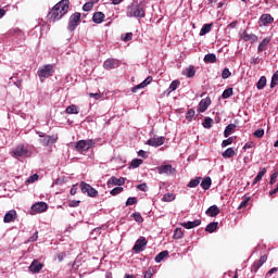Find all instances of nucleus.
<instances>
[{
    "label": "nucleus",
    "instance_id": "31",
    "mask_svg": "<svg viewBox=\"0 0 278 278\" xmlns=\"http://www.w3.org/2000/svg\"><path fill=\"white\" fill-rule=\"evenodd\" d=\"M233 129H236V124H229L228 126H226V128L224 130L225 138H229V136H231V131H233Z\"/></svg>",
    "mask_w": 278,
    "mask_h": 278
},
{
    "label": "nucleus",
    "instance_id": "18",
    "mask_svg": "<svg viewBox=\"0 0 278 278\" xmlns=\"http://www.w3.org/2000/svg\"><path fill=\"white\" fill-rule=\"evenodd\" d=\"M270 40H271L270 37L264 38V39L260 42V45H258V47H257V53H262V51H265L266 48L268 47V45H270Z\"/></svg>",
    "mask_w": 278,
    "mask_h": 278
},
{
    "label": "nucleus",
    "instance_id": "42",
    "mask_svg": "<svg viewBox=\"0 0 278 278\" xmlns=\"http://www.w3.org/2000/svg\"><path fill=\"white\" fill-rule=\"evenodd\" d=\"M276 86H278V71L274 73L270 81V88H275Z\"/></svg>",
    "mask_w": 278,
    "mask_h": 278
},
{
    "label": "nucleus",
    "instance_id": "47",
    "mask_svg": "<svg viewBox=\"0 0 278 278\" xmlns=\"http://www.w3.org/2000/svg\"><path fill=\"white\" fill-rule=\"evenodd\" d=\"M197 114V112L193 109H190L187 114H186V118L187 121H192V118H194V115Z\"/></svg>",
    "mask_w": 278,
    "mask_h": 278
},
{
    "label": "nucleus",
    "instance_id": "62",
    "mask_svg": "<svg viewBox=\"0 0 278 278\" xmlns=\"http://www.w3.org/2000/svg\"><path fill=\"white\" fill-rule=\"evenodd\" d=\"M266 260H268V256H266V255L261 256L258 260V264L261 266H264V264H266Z\"/></svg>",
    "mask_w": 278,
    "mask_h": 278
},
{
    "label": "nucleus",
    "instance_id": "27",
    "mask_svg": "<svg viewBox=\"0 0 278 278\" xmlns=\"http://www.w3.org/2000/svg\"><path fill=\"white\" fill-rule=\"evenodd\" d=\"M216 54L208 53L204 55V62L205 64H216Z\"/></svg>",
    "mask_w": 278,
    "mask_h": 278
},
{
    "label": "nucleus",
    "instance_id": "33",
    "mask_svg": "<svg viewBox=\"0 0 278 278\" xmlns=\"http://www.w3.org/2000/svg\"><path fill=\"white\" fill-rule=\"evenodd\" d=\"M256 88L257 90H264V88H266V76H262L257 84H256Z\"/></svg>",
    "mask_w": 278,
    "mask_h": 278
},
{
    "label": "nucleus",
    "instance_id": "63",
    "mask_svg": "<svg viewBox=\"0 0 278 278\" xmlns=\"http://www.w3.org/2000/svg\"><path fill=\"white\" fill-rule=\"evenodd\" d=\"M138 155H139V157H143L144 160H147V157H149L147 151H144V150H140L138 152Z\"/></svg>",
    "mask_w": 278,
    "mask_h": 278
},
{
    "label": "nucleus",
    "instance_id": "51",
    "mask_svg": "<svg viewBox=\"0 0 278 278\" xmlns=\"http://www.w3.org/2000/svg\"><path fill=\"white\" fill-rule=\"evenodd\" d=\"M134 38V34L132 33H127L125 35H122V40L124 42H129V40H131Z\"/></svg>",
    "mask_w": 278,
    "mask_h": 278
},
{
    "label": "nucleus",
    "instance_id": "25",
    "mask_svg": "<svg viewBox=\"0 0 278 278\" xmlns=\"http://www.w3.org/2000/svg\"><path fill=\"white\" fill-rule=\"evenodd\" d=\"M200 186H201V188H203V190H210V188H212V178L205 177L201 181Z\"/></svg>",
    "mask_w": 278,
    "mask_h": 278
},
{
    "label": "nucleus",
    "instance_id": "43",
    "mask_svg": "<svg viewBox=\"0 0 278 278\" xmlns=\"http://www.w3.org/2000/svg\"><path fill=\"white\" fill-rule=\"evenodd\" d=\"M131 217L134 218V220H136V223L144 222V218H142V215L139 212L132 213Z\"/></svg>",
    "mask_w": 278,
    "mask_h": 278
},
{
    "label": "nucleus",
    "instance_id": "50",
    "mask_svg": "<svg viewBox=\"0 0 278 278\" xmlns=\"http://www.w3.org/2000/svg\"><path fill=\"white\" fill-rule=\"evenodd\" d=\"M260 268H262V265L260 264L258 261H255L251 267V271L252 273H257V270H260Z\"/></svg>",
    "mask_w": 278,
    "mask_h": 278
},
{
    "label": "nucleus",
    "instance_id": "38",
    "mask_svg": "<svg viewBox=\"0 0 278 278\" xmlns=\"http://www.w3.org/2000/svg\"><path fill=\"white\" fill-rule=\"evenodd\" d=\"M200 184H201V177H198V178L191 179L187 186L188 188H197V186H199Z\"/></svg>",
    "mask_w": 278,
    "mask_h": 278
},
{
    "label": "nucleus",
    "instance_id": "20",
    "mask_svg": "<svg viewBox=\"0 0 278 278\" xmlns=\"http://www.w3.org/2000/svg\"><path fill=\"white\" fill-rule=\"evenodd\" d=\"M201 225V219H195L193 222H185L181 224V227H185V229H194V227H199Z\"/></svg>",
    "mask_w": 278,
    "mask_h": 278
},
{
    "label": "nucleus",
    "instance_id": "28",
    "mask_svg": "<svg viewBox=\"0 0 278 278\" xmlns=\"http://www.w3.org/2000/svg\"><path fill=\"white\" fill-rule=\"evenodd\" d=\"M166 257H168V251H162L160 252L155 258L154 262H156V264H160V262H163L164 260H166Z\"/></svg>",
    "mask_w": 278,
    "mask_h": 278
},
{
    "label": "nucleus",
    "instance_id": "55",
    "mask_svg": "<svg viewBox=\"0 0 278 278\" xmlns=\"http://www.w3.org/2000/svg\"><path fill=\"white\" fill-rule=\"evenodd\" d=\"M137 203H138V199H136V198H128L127 201H126V206L136 205Z\"/></svg>",
    "mask_w": 278,
    "mask_h": 278
},
{
    "label": "nucleus",
    "instance_id": "11",
    "mask_svg": "<svg viewBox=\"0 0 278 278\" xmlns=\"http://www.w3.org/2000/svg\"><path fill=\"white\" fill-rule=\"evenodd\" d=\"M118 66H121V61L116 59H108L103 63L105 71H112V68H118Z\"/></svg>",
    "mask_w": 278,
    "mask_h": 278
},
{
    "label": "nucleus",
    "instance_id": "24",
    "mask_svg": "<svg viewBox=\"0 0 278 278\" xmlns=\"http://www.w3.org/2000/svg\"><path fill=\"white\" fill-rule=\"evenodd\" d=\"M105 18V14L103 12H96L92 16L93 23H97L98 25L101 24V22Z\"/></svg>",
    "mask_w": 278,
    "mask_h": 278
},
{
    "label": "nucleus",
    "instance_id": "56",
    "mask_svg": "<svg viewBox=\"0 0 278 278\" xmlns=\"http://www.w3.org/2000/svg\"><path fill=\"white\" fill-rule=\"evenodd\" d=\"M175 200V195L170 194V193H167L163 197V201L165 202H170V201H174Z\"/></svg>",
    "mask_w": 278,
    "mask_h": 278
},
{
    "label": "nucleus",
    "instance_id": "6",
    "mask_svg": "<svg viewBox=\"0 0 278 278\" xmlns=\"http://www.w3.org/2000/svg\"><path fill=\"white\" fill-rule=\"evenodd\" d=\"M81 21V13L76 12L70 16L67 29L68 31H73L74 29H77V26L79 25V22Z\"/></svg>",
    "mask_w": 278,
    "mask_h": 278
},
{
    "label": "nucleus",
    "instance_id": "37",
    "mask_svg": "<svg viewBox=\"0 0 278 278\" xmlns=\"http://www.w3.org/2000/svg\"><path fill=\"white\" fill-rule=\"evenodd\" d=\"M222 155L225 159L233 157V155H236V151L233 150V148H228L225 152H223Z\"/></svg>",
    "mask_w": 278,
    "mask_h": 278
},
{
    "label": "nucleus",
    "instance_id": "36",
    "mask_svg": "<svg viewBox=\"0 0 278 278\" xmlns=\"http://www.w3.org/2000/svg\"><path fill=\"white\" fill-rule=\"evenodd\" d=\"M65 112L66 114H79V109L77 108V105L72 104L66 108Z\"/></svg>",
    "mask_w": 278,
    "mask_h": 278
},
{
    "label": "nucleus",
    "instance_id": "19",
    "mask_svg": "<svg viewBox=\"0 0 278 278\" xmlns=\"http://www.w3.org/2000/svg\"><path fill=\"white\" fill-rule=\"evenodd\" d=\"M242 40H244V42H257L258 38L255 34L244 31L242 35Z\"/></svg>",
    "mask_w": 278,
    "mask_h": 278
},
{
    "label": "nucleus",
    "instance_id": "58",
    "mask_svg": "<svg viewBox=\"0 0 278 278\" xmlns=\"http://www.w3.org/2000/svg\"><path fill=\"white\" fill-rule=\"evenodd\" d=\"M79 203H81V201L72 200V201H70V207H79Z\"/></svg>",
    "mask_w": 278,
    "mask_h": 278
},
{
    "label": "nucleus",
    "instance_id": "30",
    "mask_svg": "<svg viewBox=\"0 0 278 278\" xmlns=\"http://www.w3.org/2000/svg\"><path fill=\"white\" fill-rule=\"evenodd\" d=\"M216 229H218V222H213L206 226L205 231L208 233H214Z\"/></svg>",
    "mask_w": 278,
    "mask_h": 278
},
{
    "label": "nucleus",
    "instance_id": "57",
    "mask_svg": "<svg viewBox=\"0 0 278 278\" xmlns=\"http://www.w3.org/2000/svg\"><path fill=\"white\" fill-rule=\"evenodd\" d=\"M249 201H251L250 197L244 198V200L239 205V210L242 208V207H247Z\"/></svg>",
    "mask_w": 278,
    "mask_h": 278
},
{
    "label": "nucleus",
    "instance_id": "13",
    "mask_svg": "<svg viewBox=\"0 0 278 278\" xmlns=\"http://www.w3.org/2000/svg\"><path fill=\"white\" fill-rule=\"evenodd\" d=\"M108 188L111 186H125V178H116L115 176H112L108 182H106Z\"/></svg>",
    "mask_w": 278,
    "mask_h": 278
},
{
    "label": "nucleus",
    "instance_id": "5",
    "mask_svg": "<svg viewBox=\"0 0 278 278\" xmlns=\"http://www.w3.org/2000/svg\"><path fill=\"white\" fill-rule=\"evenodd\" d=\"M74 147L76 151H78V153H84V151H89V149H92V147H94V140H79L78 142L75 143Z\"/></svg>",
    "mask_w": 278,
    "mask_h": 278
},
{
    "label": "nucleus",
    "instance_id": "10",
    "mask_svg": "<svg viewBox=\"0 0 278 278\" xmlns=\"http://www.w3.org/2000/svg\"><path fill=\"white\" fill-rule=\"evenodd\" d=\"M49 205L46 202H37L31 205L30 214H42V212H47Z\"/></svg>",
    "mask_w": 278,
    "mask_h": 278
},
{
    "label": "nucleus",
    "instance_id": "32",
    "mask_svg": "<svg viewBox=\"0 0 278 278\" xmlns=\"http://www.w3.org/2000/svg\"><path fill=\"white\" fill-rule=\"evenodd\" d=\"M186 75L189 79H192V77L197 75V70H194L193 65H190L189 67L186 68Z\"/></svg>",
    "mask_w": 278,
    "mask_h": 278
},
{
    "label": "nucleus",
    "instance_id": "22",
    "mask_svg": "<svg viewBox=\"0 0 278 278\" xmlns=\"http://www.w3.org/2000/svg\"><path fill=\"white\" fill-rule=\"evenodd\" d=\"M275 21L274 17H271L270 14H263L261 17H260V23L262 25H270V23H273Z\"/></svg>",
    "mask_w": 278,
    "mask_h": 278
},
{
    "label": "nucleus",
    "instance_id": "61",
    "mask_svg": "<svg viewBox=\"0 0 278 278\" xmlns=\"http://www.w3.org/2000/svg\"><path fill=\"white\" fill-rule=\"evenodd\" d=\"M253 147H255V143L251 141L243 146V150L247 151V149H253Z\"/></svg>",
    "mask_w": 278,
    "mask_h": 278
},
{
    "label": "nucleus",
    "instance_id": "1",
    "mask_svg": "<svg viewBox=\"0 0 278 278\" xmlns=\"http://www.w3.org/2000/svg\"><path fill=\"white\" fill-rule=\"evenodd\" d=\"M68 5H71V1L68 0H61L59 3H56L48 13L49 21H51V23L60 21V18H62V16L68 12Z\"/></svg>",
    "mask_w": 278,
    "mask_h": 278
},
{
    "label": "nucleus",
    "instance_id": "45",
    "mask_svg": "<svg viewBox=\"0 0 278 278\" xmlns=\"http://www.w3.org/2000/svg\"><path fill=\"white\" fill-rule=\"evenodd\" d=\"M92 8H94V3L93 2H86L83 5L84 12H90V10H92Z\"/></svg>",
    "mask_w": 278,
    "mask_h": 278
},
{
    "label": "nucleus",
    "instance_id": "4",
    "mask_svg": "<svg viewBox=\"0 0 278 278\" xmlns=\"http://www.w3.org/2000/svg\"><path fill=\"white\" fill-rule=\"evenodd\" d=\"M53 73H55L53 64H46L37 71L40 81H43L42 79H48V77H53Z\"/></svg>",
    "mask_w": 278,
    "mask_h": 278
},
{
    "label": "nucleus",
    "instance_id": "49",
    "mask_svg": "<svg viewBox=\"0 0 278 278\" xmlns=\"http://www.w3.org/2000/svg\"><path fill=\"white\" fill-rule=\"evenodd\" d=\"M229 144H233V137H229L228 139H225V140L222 142L223 149H225V147H229Z\"/></svg>",
    "mask_w": 278,
    "mask_h": 278
},
{
    "label": "nucleus",
    "instance_id": "53",
    "mask_svg": "<svg viewBox=\"0 0 278 278\" xmlns=\"http://www.w3.org/2000/svg\"><path fill=\"white\" fill-rule=\"evenodd\" d=\"M253 136H254L255 138H264V129H262V128L256 129V130L254 131Z\"/></svg>",
    "mask_w": 278,
    "mask_h": 278
},
{
    "label": "nucleus",
    "instance_id": "14",
    "mask_svg": "<svg viewBox=\"0 0 278 278\" xmlns=\"http://www.w3.org/2000/svg\"><path fill=\"white\" fill-rule=\"evenodd\" d=\"M164 137H153L149 139L146 144H149V147H162L164 144Z\"/></svg>",
    "mask_w": 278,
    "mask_h": 278
},
{
    "label": "nucleus",
    "instance_id": "39",
    "mask_svg": "<svg viewBox=\"0 0 278 278\" xmlns=\"http://www.w3.org/2000/svg\"><path fill=\"white\" fill-rule=\"evenodd\" d=\"M13 37L18 38L20 40H25V35L23 34V30L18 28L13 30Z\"/></svg>",
    "mask_w": 278,
    "mask_h": 278
},
{
    "label": "nucleus",
    "instance_id": "21",
    "mask_svg": "<svg viewBox=\"0 0 278 278\" xmlns=\"http://www.w3.org/2000/svg\"><path fill=\"white\" fill-rule=\"evenodd\" d=\"M16 220V211L11 210L4 215V223H12Z\"/></svg>",
    "mask_w": 278,
    "mask_h": 278
},
{
    "label": "nucleus",
    "instance_id": "15",
    "mask_svg": "<svg viewBox=\"0 0 278 278\" xmlns=\"http://www.w3.org/2000/svg\"><path fill=\"white\" fill-rule=\"evenodd\" d=\"M40 136V143L43 146V147H49V144H55V137L54 136H42V135H39Z\"/></svg>",
    "mask_w": 278,
    "mask_h": 278
},
{
    "label": "nucleus",
    "instance_id": "26",
    "mask_svg": "<svg viewBox=\"0 0 278 278\" xmlns=\"http://www.w3.org/2000/svg\"><path fill=\"white\" fill-rule=\"evenodd\" d=\"M181 86V81L179 80H174L170 83L168 89H167V94H170V92H175Z\"/></svg>",
    "mask_w": 278,
    "mask_h": 278
},
{
    "label": "nucleus",
    "instance_id": "40",
    "mask_svg": "<svg viewBox=\"0 0 278 278\" xmlns=\"http://www.w3.org/2000/svg\"><path fill=\"white\" fill-rule=\"evenodd\" d=\"M232 96H233V88L225 89L222 93V98L224 99H229Z\"/></svg>",
    "mask_w": 278,
    "mask_h": 278
},
{
    "label": "nucleus",
    "instance_id": "52",
    "mask_svg": "<svg viewBox=\"0 0 278 278\" xmlns=\"http://www.w3.org/2000/svg\"><path fill=\"white\" fill-rule=\"evenodd\" d=\"M38 174H34L30 177L27 178L26 184H34L35 181H38Z\"/></svg>",
    "mask_w": 278,
    "mask_h": 278
},
{
    "label": "nucleus",
    "instance_id": "23",
    "mask_svg": "<svg viewBox=\"0 0 278 278\" xmlns=\"http://www.w3.org/2000/svg\"><path fill=\"white\" fill-rule=\"evenodd\" d=\"M206 214L211 217L218 216L220 214V208L216 205H212L206 210Z\"/></svg>",
    "mask_w": 278,
    "mask_h": 278
},
{
    "label": "nucleus",
    "instance_id": "48",
    "mask_svg": "<svg viewBox=\"0 0 278 278\" xmlns=\"http://www.w3.org/2000/svg\"><path fill=\"white\" fill-rule=\"evenodd\" d=\"M121 192H123V187H115L110 191V194H112V197H116V194H121Z\"/></svg>",
    "mask_w": 278,
    "mask_h": 278
},
{
    "label": "nucleus",
    "instance_id": "7",
    "mask_svg": "<svg viewBox=\"0 0 278 278\" xmlns=\"http://www.w3.org/2000/svg\"><path fill=\"white\" fill-rule=\"evenodd\" d=\"M80 190L83 194H88V197H99V191H97V189L92 188V186L88 185L85 181L80 182Z\"/></svg>",
    "mask_w": 278,
    "mask_h": 278
},
{
    "label": "nucleus",
    "instance_id": "16",
    "mask_svg": "<svg viewBox=\"0 0 278 278\" xmlns=\"http://www.w3.org/2000/svg\"><path fill=\"white\" fill-rule=\"evenodd\" d=\"M42 266H43L42 263H40L38 260H34L28 268L30 273L36 274L42 270Z\"/></svg>",
    "mask_w": 278,
    "mask_h": 278
},
{
    "label": "nucleus",
    "instance_id": "60",
    "mask_svg": "<svg viewBox=\"0 0 278 278\" xmlns=\"http://www.w3.org/2000/svg\"><path fill=\"white\" fill-rule=\"evenodd\" d=\"M278 174L274 173L270 177L269 184L273 186L277 181Z\"/></svg>",
    "mask_w": 278,
    "mask_h": 278
},
{
    "label": "nucleus",
    "instance_id": "9",
    "mask_svg": "<svg viewBox=\"0 0 278 278\" xmlns=\"http://www.w3.org/2000/svg\"><path fill=\"white\" fill-rule=\"evenodd\" d=\"M147 244H149L147 238L140 237L132 248L134 253H142V251H144V249L147 248Z\"/></svg>",
    "mask_w": 278,
    "mask_h": 278
},
{
    "label": "nucleus",
    "instance_id": "34",
    "mask_svg": "<svg viewBox=\"0 0 278 278\" xmlns=\"http://www.w3.org/2000/svg\"><path fill=\"white\" fill-rule=\"evenodd\" d=\"M202 125L204 129H212V125H214V119H212L211 117H205Z\"/></svg>",
    "mask_w": 278,
    "mask_h": 278
},
{
    "label": "nucleus",
    "instance_id": "44",
    "mask_svg": "<svg viewBox=\"0 0 278 278\" xmlns=\"http://www.w3.org/2000/svg\"><path fill=\"white\" fill-rule=\"evenodd\" d=\"M229 77H231V72L226 67L222 72V79H229Z\"/></svg>",
    "mask_w": 278,
    "mask_h": 278
},
{
    "label": "nucleus",
    "instance_id": "46",
    "mask_svg": "<svg viewBox=\"0 0 278 278\" xmlns=\"http://www.w3.org/2000/svg\"><path fill=\"white\" fill-rule=\"evenodd\" d=\"M141 164H142V160L141 159H135V160L131 161L130 166L132 168H138Z\"/></svg>",
    "mask_w": 278,
    "mask_h": 278
},
{
    "label": "nucleus",
    "instance_id": "64",
    "mask_svg": "<svg viewBox=\"0 0 278 278\" xmlns=\"http://www.w3.org/2000/svg\"><path fill=\"white\" fill-rule=\"evenodd\" d=\"M144 278H152L153 277V273L151 270H147L144 271Z\"/></svg>",
    "mask_w": 278,
    "mask_h": 278
},
{
    "label": "nucleus",
    "instance_id": "29",
    "mask_svg": "<svg viewBox=\"0 0 278 278\" xmlns=\"http://www.w3.org/2000/svg\"><path fill=\"white\" fill-rule=\"evenodd\" d=\"M266 175V167H263L256 175V177L253 180V186L257 184L258 181H262V178Z\"/></svg>",
    "mask_w": 278,
    "mask_h": 278
},
{
    "label": "nucleus",
    "instance_id": "59",
    "mask_svg": "<svg viewBox=\"0 0 278 278\" xmlns=\"http://www.w3.org/2000/svg\"><path fill=\"white\" fill-rule=\"evenodd\" d=\"M38 240V231H35L31 237H29L28 242H36Z\"/></svg>",
    "mask_w": 278,
    "mask_h": 278
},
{
    "label": "nucleus",
    "instance_id": "54",
    "mask_svg": "<svg viewBox=\"0 0 278 278\" xmlns=\"http://www.w3.org/2000/svg\"><path fill=\"white\" fill-rule=\"evenodd\" d=\"M137 190H140V192H147L149 187L147 186V182H143L137 186Z\"/></svg>",
    "mask_w": 278,
    "mask_h": 278
},
{
    "label": "nucleus",
    "instance_id": "3",
    "mask_svg": "<svg viewBox=\"0 0 278 278\" xmlns=\"http://www.w3.org/2000/svg\"><path fill=\"white\" fill-rule=\"evenodd\" d=\"M12 157H31V150L29 146H25L24 143L17 144L12 151Z\"/></svg>",
    "mask_w": 278,
    "mask_h": 278
},
{
    "label": "nucleus",
    "instance_id": "2",
    "mask_svg": "<svg viewBox=\"0 0 278 278\" xmlns=\"http://www.w3.org/2000/svg\"><path fill=\"white\" fill-rule=\"evenodd\" d=\"M126 16H128V18H144V16H147L144 3L132 2L127 7Z\"/></svg>",
    "mask_w": 278,
    "mask_h": 278
},
{
    "label": "nucleus",
    "instance_id": "41",
    "mask_svg": "<svg viewBox=\"0 0 278 278\" xmlns=\"http://www.w3.org/2000/svg\"><path fill=\"white\" fill-rule=\"evenodd\" d=\"M174 238L175 240H181V238H184V230H181V228H176L174 230Z\"/></svg>",
    "mask_w": 278,
    "mask_h": 278
},
{
    "label": "nucleus",
    "instance_id": "35",
    "mask_svg": "<svg viewBox=\"0 0 278 278\" xmlns=\"http://www.w3.org/2000/svg\"><path fill=\"white\" fill-rule=\"evenodd\" d=\"M212 31V24H204L200 30V36H205V34H210Z\"/></svg>",
    "mask_w": 278,
    "mask_h": 278
},
{
    "label": "nucleus",
    "instance_id": "12",
    "mask_svg": "<svg viewBox=\"0 0 278 278\" xmlns=\"http://www.w3.org/2000/svg\"><path fill=\"white\" fill-rule=\"evenodd\" d=\"M151 81H153V77L148 76L141 84L132 87L131 92L136 93V92H138V90H142V88H147V86H149V84H151Z\"/></svg>",
    "mask_w": 278,
    "mask_h": 278
},
{
    "label": "nucleus",
    "instance_id": "17",
    "mask_svg": "<svg viewBox=\"0 0 278 278\" xmlns=\"http://www.w3.org/2000/svg\"><path fill=\"white\" fill-rule=\"evenodd\" d=\"M212 104V100L210 98L202 99L199 103V112H205Z\"/></svg>",
    "mask_w": 278,
    "mask_h": 278
},
{
    "label": "nucleus",
    "instance_id": "8",
    "mask_svg": "<svg viewBox=\"0 0 278 278\" xmlns=\"http://www.w3.org/2000/svg\"><path fill=\"white\" fill-rule=\"evenodd\" d=\"M159 175L173 176L176 175L177 169L170 164H165L156 167Z\"/></svg>",
    "mask_w": 278,
    "mask_h": 278
}]
</instances>
